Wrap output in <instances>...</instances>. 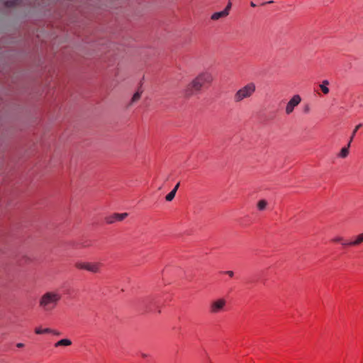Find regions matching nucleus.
<instances>
[{"label":"nucleus","instance_id":"nucleus-20","mask_svg":"<svg viewBox=\"0 0 363 363\" xmlns=\"http://www.w3.org/2000/svg\"><path fill=\"white\" fill-rule=\"evenodd\" d=\"M231 6H232L231 2H228V5L226 6L225 9L223 10V11H227L228 12V15L229 14V11L231 9Z\"/></svg>","mask_w":363,"mask_h":363},{"label":"nucleus","instance_id":"nucleus-5","mask_svg":"<svg viewBox=\"0 0 363 363\" xmlns=\"http://www.w3.org/2000/svg\"><path fill=\"white\" fill-rule=\"evenodd\" d=\"M226 301L224 298H218L213 301L209 306L210 313L217 314L224 311Z\"/></svg>","mask_w":363,"mask_h":363},{"label":"nucleus","instance_id":"nucleus-16","mask_svg":"<svg viewBox=\"0 0 363 363\" xmlns=\"http://www.w3.org/2000/svg\"><path fill=\"white\" fill-rule=\"evenodd\" d=\"M267 206V201L266 200H260L257 203V208L259 211H263Z\"/></svg>","mask_w":363,"mask_h":363},{"label":"nucleus","instance_id":"nucleus-6","mask_svg":"<svg viewBox=\"0 0 363 363\" xmlns=\"http://www.w3.org/2000/svg\"><path fill=\"white\" fill-rule=\"evenodd\" d=\"M301 101V98L298 94L294 95L289 101L285 108V113L287 115L291 114L296 106H297Z\"/></svg>","mask_w":363,"mask_h":363},{"label":"nucleus","instance_id":"nucleus-3","mask_svg":"<svg viewBox=\"0 0 363 363\" xmlns=\"http://www.w3.org/2000/svg\"><path fill=\"white\" fill-rule=\"evenodd\" d=\"M256 91V85L254 82H248L239 89H238L233 95V101L235 103H241L247 99H250Z\"/></svg>","mask_w":363,"mask_h":363},{"label":"nucleus","instance_id":"nucleus-15","mask_svg":"<svg viewBox=\"0 0 363 363\" xmlns=\"http://www.w3.org/2000/svg\"><path fill=\"white\" fill-rule=\"evenodd\" d=\"M21 1V0H7L4 4L7 7H12L18 5Z\"/></svg>","mask_w":363,"mask_h":363},{"label":"nucleus","instance_id":"nucleus-7","mask_svg":"<svg viewBox=\"0 0 363 363\" xmlns=\"http://www.w3.org/2000/svg\"><path fill=\"white\" fill-rule=\"evenodd\" d=\"M128 216L127 213H115L112 216L108 218L106 221L108 223H113L115 221H121Z\"/></svg>","mask_w":363,"mask_h":363},{"label":"nucleus","instance_id":"nucleus-1","mask_svg":"<svg viewBox=\"0 0 363 363\" xmlns=\"http://www.w3.org/2000/svg\"><path fill=\"white\" fill-rule=\"evenodd\" d=\"M213 78L208 72H203L198 74L183 90V94L186 98H190L196 93L199 92L205 84L212 82Z\"/></svg>","mask_w":363,"mask_h":363},{"label":"nucleus","instance_id":"nucleus-27","mask_svg":"<svg viewBox=\"0 0 363 363\" xmlns=\"http://www.w3.org/2000/svg\"><path fill=\"white\" fill-rule=\"evenodd\" d=\"M272 2H273L272 1H268L267 3H268V4H271V3H272Z\"/></svg>","mask_w":363,"mask_h":363},{"label":"nucleus","instance_id":"nucleus-2","mask_svg":"<svg viewBox=\"0 0 363 363\" xmlns=\"http://www.w3.org/2000/svg\"><path fill=\"white\" fill-rule=\"evenodd\" d=\"M61 298L62 295L57 291H46L39 299V306L45 312H51L57 307Z\"/></svg>","mask_w":363,"mask_h":363},{"label":"nucleus","instance_id":"nucleus-14","mask_svg":"<svg viewBox=\"0 0 363 363\" xmlns=\"http://www.w3.org/2000/svg\"><path fill=\"white\" fill-rule=\"evenodd\" d=\"M141 94L142 91H138L136 93H135L131 99L130 106L137 102L140 99Z\"/></svg>","mask_w":363,"mask_h":363},{"label":"nucleus","instance_id":"nucleus-18","mask_svg":"<svg viewBox=\"0 0 363 363\" xmlns=\"http://www.w3.org/2000/svg\"><path fill=\"white\" fill-rule=\"evenodd\" d=\"M362 126V123H359V125H357L355 128L354 129V130L352 131V135L350 137V143H352L356 133L357 132V130Z\"/></svg>","mask_w":363,"mask_h":363},{"label":"nucleus","instance_id":"nucleus-19","mask_svg":"<svg viewBox=\"0 0 363 363\" xmlns=\"http://www.w3.org/2000/svg\"><path fill=\"white\" fill-rule=\"evenodd\" d=\"M342 240H343V238L342 237H336L335 238L333 239V242H342V244L343 243L342 242Z\"/></svg>","mask_w":363,"mask_h":363},{"label":"nucleus","instance_id":"nucleus-22","mask_svg":"<svg viewBox=\"0 0 363 363\" xmlns=\"http://www.w3.org/2000/svg\"><path fill=\"white\" fill-rule=\"evenodd\" d=\"M224 273L228 274L230 277H233V275H234V272L233 271H226Z\"/></svg>","mask_w":363,"mask_h":363},{"label":"nucleus","instance_id":"nucleus-9","mask_svg":"<svg viewBox=\"0 0 363 363\" xmlns=\"http://www.w3.org/2000/svg\"><path fill=\"white\" fill-rule=\"evenodd\" d=\"M226 16H228V12L221 11L216 12V13H213L211 16V19L213 21H217L220 18H225Z\"/></svg>","mask_w":363,"mask_h":363},{"label":"nucleus","instance_id":"nucleus-4","mask_svg":"<svg viewBox=\"0 0 363 363\" xmlns=\"http://www.w3.org/2000/svg\"><path fill=\"white\" fill-rule=\"evenodd\" d=\"M75 267L79 269H84L92 273H98L100 272L101 264L99 262H77Z\"/></svg>","mask_w":363,"mask_h":363},{"label":"nucleus","instance_id":"nucleus-26","mask_svg":"<svg viewBox=\"0 0 363 363\" xmlns=\"http://www.w3.org/2000/svg\"><path fill=\"white\" fill-rule=\"evenodd\" d=\"M250 5H251V6H252V7H255V6H256V4H254V2H251V3H250Z\"/></svg>","mask_w":363,"mask_h":363},{"label":"nucleus","instance_id":"nucleus-23","mask_svg":"<svg viewBox=\"0 0 363 363\" xmlns=\"http://www.w3.org/2000/svg\"><path fill=\"white\" fill-rule=\"evenodd\" d=\"M179 184H180V183H179H179H177V184H176V186L174 187V189H172V191H174L177 193V190H178V189H179Z\"/></svg>","mask_w":363,"mask_h":363},{"label":"nucleus","instance_id":"nucleus-24","mask_svg":"<svg viewBox=\"0 0 363 363\" xmlns=\"http://www.w3.org/2000/svg\"><path fill=\"white\" fill-rule=\"evenodd\" d=\"M50 333L53 334V335H60V333L57 331V330H52V332H51Z\"/></svg>","mask_w":363,"mask_h":363},{"label":"nucleus","instance_id":"nucleus-13","mask_svg":"<svg viewBox=\"0 0 363 363\" xmlns=\"http://www.w3.org/2000/svg\"><path fill=\"white\" fill-rule=\"evenodd\" d=\"M52 332V330L50 329V328H45V329H43L41 328L40 327H38V328H36L35 329V333L38 335H42V334H46V333H50Z\"/></svg>","mask_w":363,"mask_h":363},{"label":"nucleus","instance_id":"nucleus-10","mask_svg":"<svg viewBox=\"0 0 363 363\" xmlns=\"http://www.w3.org/2000/svg\"><path fill=\"white\" fill-rule=\"evenodd\" d=\"M72 345V341L69 339H62L55 344V347L60 346H69Z\"/></svg>","mask_w":363,"mask_h":363},{"label":"nucleus","instance_id":"nucleus-17","mask_svg":"<svg viewBox=\"0 0 363 363\" xmlns=\"http://www.w3.org/2000/svg\"><path fill=\"white\" fill-rule=\"evenodd\" d=\"M175 195H176V192L174 191H171L165 197L166 199V201H171L172 200L174 199V198L175 197Z\"/></svg>","mask_w":363,"mask_h":363},{"label":"nucleus","instance_id":"nucleus-25","mask_svg":"<svg viewBox=\"0 0 363 363\" xmlns=\"http://www.w3.org/2000/svg\"><path fill=\"white\" fill-rule=\"evenodd\" d=\"M16 347H18V348H21V347H24V344H23V343H17L16 344Z\"/></svg>","mask_w":363,"mask_h":363},{"label":"nucleus","instance_id":"nucleus-8","mask_svg":"<svg viewBox=\"0 0 363 363\" xmlns=\"http://www.w3.org/2000/svg\"><path fill=\"white\" fill-rule=\"evenodd\" d=\"M363 242V233L357 235L353 241L347 243H342V245L345 246H357Z\"/></svg>","mask_w":363,"mask_h":363},{"label":"nucleus","instance_id":"nucleus-11","mask_svg":"<svg viewBox=\"0 0 363 363\" xmlns=\"http://www.w3.org/2000/svg\"><path fill=\"white\" fill-rule=\"evenodd\" d=\"M350 142H349L347 147H345L341 149L340 152L339 154V157L342 158H345L346 157H347L349 154V148L350 147Z\"/></svg>","mask_w":363,"mask_h":363},{"label":"nucleus","instance_id":"nucleus-12","mask_svg":"<svg viewBox=\"0 0 363 363\" xmlns=\"http://www.w3.org/2000/svg\"><path fill=\"white\" fill-rule=\"evenodd\" d=\"M328 84L329 82L328 80H324L320 85V88L324 94H328L329 93V89L328 87Z\"/></svg>","mask_w":363,"mask_h":363},{"label":"nucleus","instance_id":"nucleus-21","mask_svg":"<svg viewBox=\"0 0 363 363\" xmlns=\"http://www.w3.org/2000/svg\"><path fill=\"white\" fill-rule=\"evenodd\" d=\"M310 106L309 105H306L304 108L303 112L306 113H308L310 111Z\"/></svg>","mask_w":363,"mask_h":363}]
</instances>
